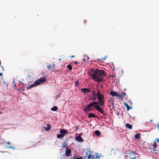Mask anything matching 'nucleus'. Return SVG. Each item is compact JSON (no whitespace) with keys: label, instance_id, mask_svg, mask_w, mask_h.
<instances>
[{"label":"nucleus","instance_id":"1","mask_svg":"<svg viewBox=\"0 0 159 159\" xmlns=\"http://www.w3.org/2000/svg\"><path fill=\"white\" fill-rule=\"evenodd\" d=\"M98 99V102H93L91 103L86 107H84L83 110L85 112H87L91 110L92 109L90 108L91 107H94L96 110L101 113L103 116H106V114L104 110L100 106H103L104 105V97L101 94V92L99 90H98L96 94Z\"/></svg>","mask_w":159,"mask_h":159},{"label":"nucleus","instance_id":"2","mask_svg":"<svg viewBox=\"0 0 159 159\" xmlns=\"http://www.w3.org/2000/svg\"><path fill=\"white\" fill-rule=\"evenodd\" d=\"M91 71L93 73L89 72V75L94 81L100 82L103 80V76L105 74V71L104 70L96 69L94 72L93 70L92 69Z\"/></svg>","mask_w":159,"mask_h":159},{"label":"nucleus","instance_id":"3","mask_svg":"<svg viewBox=\"0 0 159 159\" xmlns=\"http://www.w3.org/2000/svg\"><path fill=\"white\" fill-rule=\"evenodd\" d=\"M46 81L45 78L43 77L41 78L38 80H36L33 84L30 85V88L38 85L40 84L44 83Z\"/></svg>","mask_w":159,"mask_h":159},{"label":"nucleus","instance_id":"4","mask_svg":"<svg viewBox=\"0 0 159 159\" xmlns=\"http://www.w3.org/2000/svg\"><path fill=\"white\" fill-rule=\"evenodd\" d=\"M110 94L113 96L115 97L116 96V98H120L121 95L120 94H119L117 93V92L116 91H111L110 92Z\"/></svg>","mask_w":159,"mask_h":159},{"label":"nucleus","instance_id":"5","mask_svg":"<svg viewBox=\"0 0 159 159\" xmlns=\"http://www.w3.org/2000/svg\"><path fill=\"white\" fill-rule=\"evenodd\" d=\"M71 151L70 149H69L68 148H66L65 155L66 156V157H69L71 153Z\"/></svg>","mask_w":159,"mask_h":159},{"label":"nucleus","instance_id":"6","mask_svg":"<svg viewBox=\"0 0 159 159\" xmlns=\"http://www.w3.org/2000/svg\"><path fill=\"white\" fill-rule=\"evenodd\" d=\"M81 90L84 93H88L90 92V91L89 89L86 88L81 89Z\"/></svg>","mask_w":159,"mask_h":159},{"label":"nucleus","instance_id":"7","mask_svg":"<svg viewBox=\"0 0 159 159\" xmlns=\"http://www.w3.org/2000/svg\"><path fill=\"white\" fill-rule=\"evenodd\" d=\"M59 132L61 134H63V136H64L67 133V131L65 129H61L60 130Z\"/></svg>","mask_w":159,"mask_h":159},{"label":"nucleus","instance_id":"8","mask_svg":"<svg viewBox=\"0 0 159 159\" xmlns=\"http://www.w3.org/2000/svg\"><path fill=\"white\" fill-rule=\"evenodd\" d=\"M76 139L77 141L80 142H83L84 141V140L80 136H77L76 137Z\"/></svg>","mask_w":159,"mask_h":159},{"label":"nucleus","instance_id":"9","mask_svg":"<svg viewBox=\"0 0 159 159\" xmlns=\"http://www.w3.org/2000/svg\"><path fill=\"white\" fill-rule=\"evenodd\" d=\"M45 129L47 131H49L51 128V126L50 124H48L47 125V127L45 128Z\"/></svg>","mask_w":159,"mask_h":159},{"label":"nucleus","instance_id":"10","mask_svg":"<svg viewBox=\"0 0 159 159\" xmlns=\"http://www.w3.org/2000/svg\"><path fill=\"white\" fill-rule=\"evenodd\" d=\"M125 126L126 127L129 129H131L132 128V125L128 123L126 124L125 125Z\"/></svg>","mask_w":159,"mask_h":159},{"label":"nucleus","instance_id":"11","mask_svg":"<svg viewBox=\"0 0 159 159\" xmlns=\"http://www.w3.org/2000/svg\"><path fill=\"white\" fill-rule=\"evenodd\" d=\"M88 117L89 118L95 117L96 116L93 113H90L89 114Z\"/></svg>","mask_w":159,"mask_h":159},{"label":"nucleus","instance_id":"12","mask_svg":"<svg viewBox=\"0 0 159 159\" xmlns=\"http://www.w3.org/2000/svg\"><path fill=\"white\" fill-rule=\"evenodd\" d=\"M124 105H125V107L127 108V111H129L131 108L128 104L125 102H124Z\"/></svg>","mask_w":159,"mask_h":159},{"label":"nucleus","instance_id":"13","mask_svg":"<svg viewBox=\"0 0 159 159\" xmlns=\"http://www.w3.org/2000/svg\"><path fill=\"white\" fill-rule=\"evenodd\" d=\"M68 144V143L66 142V141H65L63 142V143L62 145V147H66V148H68L67 146V145Z\"/></svg>","mask_w":159,"mask_h":159},{"label":"nucleus","instance_id":"14","mask_svg":"<svg viewBox=\"0 0 159 159\" xmlns=\"http://www.w3.org/2000/svg\"><path fill=\"white\" fill-rule=\"evenodd\" d=\"M58 108L57 106H54L52 108H51V110L52 111H57Z\"/></svg>","mask_w":159,"mask_h":159},{"label":"nucleus","instance_id":"15","mask_svg":"<svg viewBox=\"0 0 159 159\" xmlns=\"http://www.w3.org/2000/svg\"><path fill=\"white\" fill-rule=\"evenodd\" d=\"M47 66L49 70L52 71L53 70V69L52 68V66L51 65H48Z\"/></svg>","mask_w":159,"mask_h":159},{"label":"nucleus","instance_id":"16","mask_svg":"<svg viewBox=\"0 0 159 159\" xmlns=\"http://www.w3.org/2000/svg\"><path fill=\"white\" fill-rule=\"evenodd\" d=\"M64 137V136H63V134H58L57 136V138H58V139H60L61 138H63Z\"/></svg>","mask_w":159,"mask_h":159},{"label":"nucleus","instance_id":"17","mask_svg":"<svg viewBox=\"0 0 159 159\" xmlns=\"http://www.w3.org/2000/svg\"><path fill=\"white\" fill-rule=\"evenodd\" d=\"M140 134L139 133H137L135 136V138L137 139H139L140 138Z\"/></svg>","mask_w":159,"mask_h":159},{"label":"nucleus","instance_id":"18","mask_svg":"<svg viewBox=\"0 0 159 159\" xmlns=\"http://www.w3.org/2000/svg\"><path fill=\"white\" fill-rule=\"evenodd\" d=\"M67 67L70 70H72V66L71 65L69 64V65H68L67 66Z\"/></svg>","mask_w":159,"mask_h":159},{"label":"nucleus","instance_id":"19","mask_svg":"<svg viewBox=\"0 0 159 159\" xmlns=\"http://www.w3.org/2000/svg\"><path fill=\"white\" fill-rule=\"evenodd\" d=\"M88 152L86 154V155L87 156V157L88 159H90L91 158V154L90 153V154H88V152Z\"/></svg>","mask_w":159,"mask_h":159},{"label":"nucleus","instance_id":"20","mask_svg":"<svg viewBox=\"0 0 159 159\" xmlns=\"http://www.w3.org/2000/svg\"><path fill=\"white\" fill-rule=\"evenodd\" d=\"M100 132L98 130H96L95 131V134L96 135L99 136L100 134Z\"/></svg>","mask_w":159,"mask_h":159},{"label":"nucleus","instance_id":"21","mask_svg":"<svg viewBox=\"0 0 159 159\" xmlns=\"http://www.w3.org/2000/svg\"><path fill=\"white\" fill-rule=\"evenodd\" d=\"M157 147L156 143V142L154 141V143L153 145V149H155Z\"/></svg>","mask_w":159,"mask_h":159},{"label":"nucleus","instance_id":"22","mask_svg":"<svg viewBox=\"0 0 159 159\" xmlns=\"http://www.w3.org/2000/svg\"><path fill=\"white\" fill-rule=\"evenodd\" d=\"M129 154L130 155H133L134 154V152L132 151H130L129 152Z\"/></svg>","mask_w":159,"mask_h":159},{"label":"nucleus","instance_id":"23","mask_svg":"<svg viewBox=\"0 0 159 159\" xmlns=\"http://www.w3.org/2000/svg\"><path fill=\"white\" fill-rule=\"evenodd\" d=\"M96 99V98L95 96H93V98H92V100L93 101H95Z\"/></svg>","mask_w":159,"mask_h":159},{"label":"nucleus","instance_id":"24","mask_svg":"<svg viewBox=\"0 0 159 159\" xmlns=\"http://www.w3.org/2000/svg\"><path fill=\"white\" fill-rule=\"evenodd\" d=\"M76 159H83L82 157H77V156L76 155Z\"/></svg>","mask_w":159,"mask_h":159},{"label":"nucleus","instance_id":"25","mask_svg":"<svg viewBox=\"0 0 159 159\" xmlns=\"http://www.w3.org/2000/svg\"><path fill=\"white\" fill-rule=\"evenodd\" d=\"M75 85L76 86H77L79 85V83L78 81H76Z\"/></svg>","mask_w":159,"mask_h":159},{"label":"nucleus","instance_id":"26","mask_svg":"<svg viewBox=\"0 0 159 159\" xmlns=\"http://www.w3.org/2000/svg\"><path fill=\"white\" fill-rule=\"evenodd\" d=\"M122 94L124 95V96H125V95H126V94L125 93H124L123 92L121 93V95H122Z\"/></svg>","mask_w":159,"mask_h":159},{"label":"nucleus","instance_id":"27","mask_svg":"<svg viewBox=\"0 0 159 159\" xmlns=\"http://www.w3.org/2000/svg\"><path fill=\"white\" fill-rule=\"evenodd\" d=\"M155 141H156L157 142H159V139H156Z\"/></svg>","mask_w":159,"mask_h":159},{"label":"nucleus","instance_id":"28","mask_svg":"<svg viewBox=\"0 0 159 159\" xmlns=\"http://www.w3.org/2000/svg\"><path fill=\"white\" fill-rule=\"evenodd\" d=\"M6 143H7V144L8 145H10V142L9 141L7 142Z\"/></svg>","mask_w":159,"mask_h":159},{"label":"nucleus","instance_id":"29","mask_svg":"<svg viewBox=\"0 0 159 159\" xmlns=\"http://www.w3.org/2000/svg\"><path fill=\"white\" fill-rule=\"evenodd\" d=\"M8 148H14V147H13L11 146H10L8 147Z\"/></svg>","mask_w":159,"mask_h":159},{"label":"nucleus","instance_id":"30","mask_svg":"<svg viewBox=\"0 0 159 159\" xmlns=\"http://www.w3.org/2000/svg\"><path fill=\"white\" fill-rule=\"evenodd\" d=\"M157 128L158 130H159V123L157 124Z\"/></svg>","mask_w":159,"mask_h":159},{"label":"nucleus","instance_id":"31","mask_svg":"<svg viewBox=\"0 0 159 159\" xmlns=\"http://www.w3.org/2000/svg\"><path fill=\"white\" fill-rule=\"evenodd\" d=\"M130 159H136V158L135 157H134L132 158H131Z\"/></svg>","mask_w":159,"mask_h":159},{"label":"nucleus","instance_id":"32","mask_svg":"<svg viewBox=\"0 0 159 159\" xmlns=\"http://www.w3.org/2000/svg\"><path fill=\"white\" fill-rule=\"evenodd\" d=\"M74 63L75 64H76V65H77L78 64V62H76V61H75Z\"/></svg>","mask_w":159,"mask_h":159},{"label":"nucleus","instance_id":"33","mask_svg":"<svg viewBox=\"0 0 159 159\" xmlns=\"http://www.w3.org/2000/svg\"><path fill=\"white\" fill-rule=\"evenodd\" d=\"M96 157V158H98V159H100V157L99 156H97Z\"/></svg>","mask_w":159,"mask_h":159},{"label":"nucleus","instance_id":"34","mask_svg":"<svg viewBox=\"0 0 159 159\" xmlns=\"http://www.w3.org/2000/svg\"><path fill=\"white\" fill-rule=\"evenodd\" d=\"M83 61H86V59L85 58H84L83 59Z\"/></svg>","mask_w":159,"mask_h":159},{"label":"nucleus","instance_id":"35","mask_svg":"<svg viewBox=\"0 0 159 159\" xmlns=\"http://www.w3.org/2000/svg\"><path fill=\"white\" fill-rule=\"evenodd\" d=\"M75 57V55H73V56H71L70 57L71 58H73V57Z\"/></svg>","mask_w":159,"mask_h":159},{"label":"nucleus","instance_id":"36","mask_svg":"<svg viewBox=\"0 0 159 159\" xmlns=\"http://www.w3.org/2000/svg\"><path fill=\"white\" fill-rule=\"evenodd\" d=\"M105 60V58H102L101 59V60Z\"/></svg>","mask_w":159,"mask_h":159},{"label":"nucleus","instance_id":"37","mask_svg":"<svg viewBox=\"0 0 159 159\" xmlns=\"http://www.w3.org/2000/svg\"><path fill=\"white\" fill-rule=\"evenodd\" d=\"M111 76L112 77V78H113V77H115V75H112Z\"/></svg>","mask_w":159,"mask_h":159},{"label":"nucleus","instance_id":"38","mask_svg":"<svg viewBox=\"0 0 159 159\" xmlns=\"http://www.w3.org/2000/svg\"><path fill=\"white\" fill-rule=\"evenodd\" d=\"M2 75V73H0V76Z\"/></svg>","mask_w":159,"mask_h":159},{"label":"nucleus","instance_id":"39","mask_svg":"<svg viewBox=\"0 0 159 159\" xmlns=\"http://www.w3.org/2000/svg\"><path fill=\"white\" fill-rule=\"evenodd\" d=\"M1 68H2V70H4V68H3V67H2V66H1Z\"/></svg>","mask_w":159,"mask_h":159},{"label":"nucleus","instance_id":"40","mask_svg":"<svg viewBox=\"0 0 159 159\" xmlns=\"http://www.w3.org/2000/svg\"><path fill=\"white\" fill-rule=\"evenodd\" d=\"M95 94V93L94 92H93V95H94Z\"/></svg>","mask_w":159,"mask_h":159},{"label":"nucleus","instance_id":"41","mask_svg":"<svg viewBox=\"0 0 159 159\" xmlns=\"http://www.w3.org/2000/svg\"><path fill=\"white\" fill-rule=\"evenodd\" d=\"M30 88V86H29L28 88H27V89H29Z\"/></svg>","mask_w":159,"mask_h":159},{"label":"nucleus","instance_id":"42","mask_svg":"<svg viewBox=\"0 0 159 159\" xmlns=\"http://www.w3.org/2000/svg\"><path fill=\"white\" fill-rule=\"evenodd\" d=\"M150 122H152V120H150Z\"/></svg>","mask_w":159,"mask_h":159},{"label":"nucleus","instance_id":"43","mask_svg":"<svg viewBox=\"0 0 159 159\" xmlns=\"http://www.w3.org/2000/svg\"><path fill=\"white\" fill-rule=\"evenodd\" d=\"M53 67L54 68V66H55V65H54V64H53Z\"/></svg>","mask_w":159,"mask_h":159},{"label":"nucleus","instance_id":"44","mask_svg":"<svg viewBox=\"0 0 159 159\" xmlns=\"http://www.w3.org/2000/svg\"><path fill=\"white\" fill-rule=\"evenodd\" d=\"M82 133L80 134V135L79 136H80L81 135H82Z\"/></svg>","mask_w":159,"mask_h":159},{"label":"nucleus","instance_id":"45","mask_svg":"<svg viewBox=\"0 0 159 159\" xmlns=\"http://www.w3.org/2000/svg\"><path fill=\"white\" fill-rule=\"evenodd\" d=\"M89 59V58L88 57V59Z\"/></svg>","mask_w":159,"mask_h":159}]
</instances>
